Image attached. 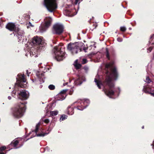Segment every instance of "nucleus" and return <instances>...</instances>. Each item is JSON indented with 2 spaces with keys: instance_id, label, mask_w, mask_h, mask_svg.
Here are the masks:
<instances>
[{
  "instance_id": "9d476101",
  "label": "nucleus",
  "mask_w": 154,
  "mask_h": 154,
  "mask_svg": "<svg viewBox=\"0 0 154 154\" xmlns=\"http://www.w3.org/2000/svg\"><path fill=\"white\" fill-rule=\"evenodd\" d=\"M70 6V5H68V7H67L68 8L65 9L63 13L64 15L66 16L72 17L77 14V11L75 9H70L69 8Z\"/></svg>"
},
{
  "instance_id": "4c0bfd02",
  "label": "nucleus",
  "mask_w": 154,
  "mask_h": 154,
  "mask_svg": "<svg viewBox=\"0 0 154 154\" xmlns=\"http://www.w3.org/2000/svg\"><path fill=\"white\" fill-rule=\"evenodd\" d=\"M87 50V48L85 47H84L83 50H84L85 52H87L86 50Z\"/></svg>"
},
{
  "instance_id": "4468645a",
  "label": "nucleus",
  "mask_w": 154,
  "mask_h": 154,
  "mask_svg": "<svg viewBox=\"0 0 154 154\" xmlns=\"http://www.w3.org/2000/svg\"><path fill=\"white\" fill-rule=\"evenodd\" d=\"M67 91V89L63 90L62 91L56 96V99L58 100H62L64 99L66 97L65 93Z\"/></svg>"
},
{
  "instance_id": "423d86ee",
  "label": "nucleus",
  "mask_w": 154,
  "mask_h": 154,
  "mask_svg": "<svg viewBox=\"0 0 154 154\" xmlns=\"http://www.w3.org/2000/svg\"><path fill=\"white\" fill-rule=\"evenodd\" d=\"M55 58L57 61H60L66 57V54L61 50V47L58 46L55 47L53 49Z\"/></svg>"
},
{
  "instance_id": "79ce46f5",
  "label": "nucleus",
  "mask_w": 154,
  "mask_h": 154,
  "mask_svg": "<svg viewBox=\"0 0 154 154\" xmlns=\"http://www.w3.org/2000/svg\"><path fill=\"white\" fill-rule=\"evenodd\" d=\"M39 87L40 88H42V85H40Z\"/></svg>"
},
{
  "instance_id": "a19ab883",
  "label": "nucleus",
  "mask_w": 154,
  "mask_h": 154,
  "mask_svg": "<svg viewBox=\"0 0 154 154\" xmlns=\"http://www.w3.org/2000/svg\"><path fill=\"white\" fill-rule=\"evenodd\" d=\"M8 99L9 100H11V96H8Z\"/></svg>"
},
{
  "instance_id": "b1692460",
  "label": "nucleus",
  "mask_w": 154,
  "mask_h": 154,
  "mask_svg": "<svg viewBox=\"0 0 154 154\" xmlns=\"http://www.w3.org/2000/svg\"><path fill=\"white\" fill-rule=\"evenodd\" d=\"M58 111L57 110L51 111L50 112V115L52 116H56L58 114Z\"/></svg>"
},
{
  "instance_id": "58836bf2",
  "label": "nucleus",
  "mask_w": 154,
  "mask_h": 154,
  "mask_svg": "<svg viewBox=\"0 0 154 154\" xmlns=\"http://www.w3.org/2000/svg\"><path fill=\"white\" fill-rule=\"evenodd\" d=\"M68 84V82H66L64 83L63 84V86H65V85H67Z\"/></svg>"
},
{
  "instance_id": "a18cd8bd",
  "label": "nucleus",
  "mask_w": 154,
  "mask_h": 154,
  "mask_svg": "<svg viewBox=\"0 0 154 154\" xmlns=\"http://www.w3.org/2000/svg\"><path fill=\"white\" fill-rule=\"evenodd\" d=\"M129 29L130 30H131V28H129Z\"/></svg>"
},
{
  "instance_id": "412c9836",
  "label": "nucleus",
  "mask_w": 154,
  "mask_h": 154,
  "mask_svg": "<svg viewBox=\"0 0 154 154\" xmlns=\"http://www.w3.org/2000/svg\"><path fill=\"white\" fill-rule=\"evenodd\" d=\"M18 143V141L17 140H13L11 143V144L15 148H17L19 147H16V146L17 145Z\"/></svg>"
},
{
  "instance_id": "e433bc0d",
  "label": "nucleus",
  "mask_w": 154,
  "mask_h": 154,
  "mask_svg": "<svg viewBox=\"0 0 154 154\" xmlns=\"http://www.w3.org/2000/svg\"><path fill=\"white\" fill-rule=\"evenodd\" d=\"M153 34L150 37V40L149 41V43H151V42H150V41H151V40H152V38H153Z\"/></svg>"
},
{
  "instance_id": "a878e982",
  "label": "nucleus",
  "mask_w": 154,
  "mask_h": 154,
  "mask_svg": "<svg viewBox=\"0 0 154 154\" xmlns=\"http://www.w3.org/2000/svg\"><path fill=\"white\" fill-rule=\"evenodd\" d=\"M49 88L51 90H54L55 88V86L52 85H51L48 86Z\"/></svg>"
},
{
  "instance_id": "09e8293b",
  "label": "nucleus",
  "mask_w": 154,
  "mask_h": 154,
  "mask_svg": "<svg viewBox=\"0 0 154 154\" xmlns=\"http://www.w3.org/2000/svg\"><path fill=\"white\" fill-rule=\"evenodd\" d=\"M153 44V42L152 43V44Z\"/></svg>"
},
{
  "instance_id": "5701e85b",
  "label": "nucleus",
  "mask_w": 154,
  "mask_h": 154,
  "mask_svg": "<svg viewBox=\"0 0 154 154\" xmlns=\"http://www.w3.org/2000/svg\"><path fill=\"white\" fill-rule=\"evenodd\" d=\"M67 116L66 115H62L60 118V121L61 122V121H63L65 120V119H67Z\"/></svg>"
},
{
  "instance_id": "7c9ffc66",
  "label": "nucleus",
  "mask_w": 154,
  "mask_h": 154,
  "mask_svg": "<svg viewBox=\"0 0 154 154\" xmlns=\"http://www.w3.org/2000/svg\"><path fill=\"white\" fill-rule=\"evenodd\" d=\"M27 25L28 28H29V27H33L34 26L30 22H29Z\"/></svg>"
},
{
  "instance_id": "72a5a7b5",
  "label": "nucleus",
  "mask_w": 154,
  "mask_h": 154,
  "mask_svg": "<svg viewBox=\"0 0 154 154\" xmlns=\"http://www.w3.org/2000/svg\"><path fill=\"white\" fill-rule=\"evenodd\" d=\"M152 48H151V47H150L149 48H148L147 49V52L148 53L150 52L151 51H152Z\"/></svg>"
},
{
  "instance_id": "7ed1b4c3",
  "label": "nucleus",
  "mask_w": 154,
  "mask_h": 154,
  "mask_svg": "<svg viewBox=\"0 0 154 154\" xmlns=\"http://www.w3.org/2000/svg\"><path fill=\"white\" fill-rule=\"evenodd\" d=\"M6 28L11 31H14L17 33L18 38L20 41H23L25 38L24 32L23 30H20L16 26L14 23H8L6 26Z\"/></svg>"
},
{
  "instance_id": "4be33fe9",
  "label": "nucleus",
  "mask_w": 154,
  "mask_h": 154,
  "mask_svg": "<svg viewBox=\"0 0 154 154\" xmlns=\"http://www.w3.org/2000/svg\"><path fill=\"white\" fill-rule=\"evenodd\" d=\"M77 60H76L75 62V63L74 64V65L75 67V68L76 69H79L81 66V64H78L77 63Z\"/></svg>"
},
{
  "instance_id": "f3484780",
  "label": "nucleus",
  "mask_w": 154,
  "mask_h": 154,
  "mask_svg": "<svg viewBox=\"0 0 154 154\" xmlns=\"http://www.w3.org/2000/svg\"><path fill=\"white\" fill-rule=\"evenodd\" d=\"M94 82L98 88L100 89L101 88V86L102 85L101 82L100 81L97 79L96 78H95L94 79Z\"/></svg>"
},
{
  "instance_id": "f8f14e48",
  "label": "nucleus",
  "mask_w": 154,
  "mask_h": 154,
  "mask_svg": "<svg viewBox=\"0 0 154 154\" xmlns=\"http://www.w3.org/2000/svg\"><path fill=\"white\" fill-rule=\"evenodd\" d=\"M40 122H38L37 123V124L36 125L35 128L34 130H32V133L34 132L35 133V135L32 137H33L35 136L37 137H44L47 134L46 133H44L43 134L42 133H38L40 132V131H41L40 129L39 128V127L40 126Z\"/></svg>"
},
{
  "instance_id": "6e6552de",
  "label": "nucleus",
  "mask_w": 154,
  "mask_h": 154,
  "mask_svg": "<svg viewBox=\"0 0 154 154\" xmlns=\"http://www.w3.org/2000/svg\"><path fill=\"white\" fill-rule=\"evenodd\" d=\"M42 39V37L40 38L38 36H36L34 37L32 39V42L33 44H36L39 45L38 47H37L38 48V50L42 49L43 46H45L44 44L43 43L44 42Z\"/></svg>"
},
{
  "instance_id": "c03bdc74",
  "label": "nucleus",
  "mask_w": 154,
  "mask_h": 154,
  "mask_svg": "<svg viewBox=\"0 0 154 154\" xmlns=\"http://www.w3.org/2000/svg\"><path fill=\"white\" fill-rule=\"evenodd\" d=\"M142 129L144 128V126H143L142 127Z\"/></svg>"
},
{
  "instance_id": "de8ad7c7",
  "label": "nucleus",
  "mask_w": 154,
  "mask_h": 154,
  "mask_svg": "<svg viewBox=\"0 0 154 154\" xmlns=\"http://www.w3.org/2000/svg\"><path fill=\"white\" fill-rule=\"evenodd\" d=\"M48 147H46V149H48Z\"/></svg>"
},
{
  "instance_id": "1a4fd4ad",
  "label": "nucleus",
  "mask_w": 154,
  "mask_h": 154,
  "mask_svg": "<svg viewBox=\"0 0 154 154\" xmlns=\"http://www.w3.org/2000/svg\"><path fill=\"white\" fill-rule=\"evenodd\" d=\"M90 101L88 100H79L76 103L78 104V106L76 108L77 109L80 110H82L88 106L87 104L89 103Z\"/></svg>"
},
{
  "instance_id": "aec40b11",
  "label": "nucleus",
  "mask_w": 154,
  "mask_h": 154,
  "mask_svg": "<svg viewBox=\"0 0 154 154\" xmlns=\"http://www.w3.org/2000/svg\"><path fill=\"white\" fill-rule=\"evenodd\" d=\"M68 114L71 115L74 113V109L72 108L68 107Z\"/></svg>"
},
{
  "instance_id": "2f4dec72",
  "label": "nucleus",
  "mask_w": 154,
  "mask_h": 154,
  "mask_svg": "<svg viewBox=\"0 0 154 154\" xmlns=\"http://www.w3.org/2000/svg\"><path fill=\"white\" fill-rule=\"evenodd\" d=\"M43 121L46 123H48L49 122V120L48 119H47L43 120Z\"/></svg>"
},
{
  "instance_id": "473e14b6",
  "label": "nucleus",
  "mask_w": 154,
  "mask_h": 154,
  "mask_svg": "<svg viewBox=\"0 0 154 154\" xmlns=\"http://www.w3.org/2000/svg\"><path fill=\"white\" fill-rule=\"evenodd\" d=\"M106 57L108 59H109V53H108V52L107 49H106Z\"/></svg>"
},
{
  "instance_id": "f03ea898",
  "label": "nucleus",
  "mask_w": 154,
  "mask_h": 154,
  "mask_svg": "<svg viewBox=\"0 0 154 154\" xmlns=\"http://www.w3.org/2000/svg\"><path fill=\"white\" fill-rule=\"evenodd\" d=\"M25 109L26 108L23 103H18L14 107L11 109V115L14 118H20L23 115Z\"/></svg>"
},
{
  "instance_id": "6ab92c4d",
  "label": "nucleus",
  "mask_w": 154,
  "mask_h": 154,
  "mask_svg": "<svg viewBox=\"0 0 154 154\" xmlns=\"http://www.w3.org/2000/svg\"><path fill=\"white\" fill-rule=\"evenodd\" d=\"M6 147L5 146H3L0 148V154H5L6 152L5 149Z\"/></svg>"
},
{
  "instance_id": "37998d69",
  "label": "nucleus",
  "mask_w": 154,
  "mask_h": 154,
  "mask_svg": "<svg viewBox=\"0 0 154 154\" xmlns=\"http://www.w3.org/2000/svg\"><path fill=\"white\" fill-rule=\"evenodd\" d=\"M118 89L119 90V91L120 92V89H119V88H118Z\"/></svg>"
},
{
  "instance_id": "2eb2a0df",
  "label": "nucleus",
  "mask_w": 154,
  "mask_h": 154,
  "mask_svg": "<svg viewBox=\"0 0 154 154\" xmlns=\"http://www.w3.org/2000/svg\"><path fill=\"white\" fill-rule=\"evenodd\" d=\"M19 96H21L23 99L24 100L27 99L29 96V94L28 91L25 90H22L18 93Z\"/></svg>"
},
{
  "instance_id": "a211bd4d",
  "label": "nucleus",
  "mask_w": 154,
  "mask_h": 154,
  "mask_svg": "<svg viewBox=\"0 0 154 154\" xmlns=\"http://www.w3.org/2000/svg\"><path fill=\"white\" fill-rule=\"evenodd\" d=\"M80 77H79L76 80L74 81V83L76 85H80L81 84L83 81H82ZM85 80H83L84 81Z\"/></svg>"
},
{
  "instance_id": "0eeeda50",
  "label": "nucleus",
  "mask_w": 154,
  "mask_h": 154,
  "mask_svg": "<svg viewBox=\"0 0 154 154\" xmlns=\"http://www.w3.org/2000/svg\"><path fill=\"white\" fill-rule=\"evenodd\" d=\"M52 21V19L51 17H46L44 20V26H40L39 28L40 31L42 32L45 31L50 26Z\"/></svg>"
},
{
  "instance_id": "9b49d317",
  "label": "nucleus",
  "mask_w": 154,
  "mask_h": 154,
  "mask_svg": "<svg viewBox=\"0 0 154 154\" xmlns=\"http://www.w3.org/2000/svg\"><path fill=\"white\" fill-rule=\"evenodd\" d=\"M18 78H17V82L19 86L21 87L25 88L26 87L25 84L23 85V83H26V80L25 79L24 75V74L22 75L18 74L17 75Z\"/></svg>"
},
{
  "instance_id": "f704fd0d",
  "label": "nucleus",
  "mask_w": 154,
  "mask_h": 154,
  "mask_svg": "<svg viewBox=\"0 0 154 154\" xmlns=\"http://www.w3.org/2000/svg\"><path fill=\"white\" fill-rule=\"evenodd\" d=\"M87 62V60L86 59H83L82 60V63L83 64H85Z\"/></svg>"
},
{
  "instance_id": "c756f323",
  "label": "nucleus",
  "mask_w": 154,
  "mask_h": 154,
  "mask_svg": "<svg viewBox=\"0 0 154 154\" xmlns=\"http://www.w3.org/2000/svg\"><path fill=\"white\" fill-rule=\"evenodd\" d=\"M120 30L123 32H124L126 30V28L125 26H122L120 27Z\"/></svg>"
},
{
  "instance_id": "ddd939ff",
  "label": "nucleus",
  "mask_w": 154,
  "mask_h": 154,
  "mask_svg": "<svg viewBox=\"0 0 154 154\" xmlns=\"http://www.w3.org/2000/svg\"><path fill=\"white\" fill-rule=\"evenodd\" d=\"M63 26L62 25L57 23L54 26L53 32L54 33L60 34L63 32Z\"/></svg>"
},
{
  "instance_id": "393cba45",
  "label": "nucleus",
  "mask_w": 154,
  "mask_h": 154,
  "mask_svg": "<svg viewBox=\"0 0 154 154\" xmlns=\"http://www.w3.org/2000/svg\"><path fill=\"white\" fill-rule=\"evenodd\" d=\"M36 75L38 78H42V77L43 76L44 74L42 73H40L39 72H38L36 73Z\"/></svg>"
},
{
  "instance_id": "39448f33",
  "label": "nucleus",
  "mask_w": 154,
  "mask_h": 154,
  "mask_svg": "<svg viewBox=\"0 0 154 154\" xmlns=\"http://www.w3.org/2000/svg\"><path fill=\"white\" fill-rule=\"evenodd\" d=\"M84 45L81 42L70 43L67 45V49L72 54H74L77 53L79 51H82V49L80 48V46H83Z\"/></svg>"
},
{
  "instance_id": "ea45409f",
  "label": "nucleus",
  "mask_w": 154,
  "mask_h": 154,
  "mask_svg": "<svg viewBox=\"0 0 154 154\" xmlns=\"http://www.w3.org/2000/svg\"><path fill=\"white\" fill-rule=\"evenodd\" d=\"M26 72H27V75L28 76H29V74L30 73V72H29V73H28V70H26Z\"/></svg>"
},
{
  "instance_id": "c85d7f7f",
  "label": "nucleus",
  "mask_w": 154,
  "mask_h": 154,
  "mask_svg": "<svg viewBox=\"0 0 154 154\" xmlns=\"http://www.w3.org/2000/svg\"><path fill=\"white\" fill-rule=\"evenodd\" d=\"M30 55L31 57H32L33 56H34V57H36L37 55H36L35 54V53L34 52V53H33V52L32 51H31L30 52Z\"/></svg>"
},
{
  "instance_id": "f257e3e1",
  "label": "nucleus",
  "mask_w": 154,
  "mask_h": 154,
  "mask_svg": "<svg viewBox=\"0 0 154 154\" xmlns=\"http://www.w3.org/2000/svg\"><path fill=\"white\" fill-rule=\"evenodd\" d=\"M113 63L111 62L107 64L106 66L107 68H110L111 73L107 72V77H106L105 81V84L109 87V89H105L104 92L107 96L110 97V96L114 95L116 90L114 88V84L113 80H116L118 78V73L116 69L113 66Z\"/></svg>"
},
{
  "instance_id": "c9c22d12",
  "label": "nucleus",
  "mask_w": 154,
  "mask_h": 154,
  "mask_svg": "<svg viewBox=\"0 0 154 154\" xmlns=\"http://www.w3.org/2000/svg\"><path fill=\"white\" fill-rule=\"evenodd\" d=\"M117 40L119 42H121L122 41V39L121 38H119V37L118 38H117Z\"/></svg>"
},
{
  "instance_id": "20e7f679",
  "label": "nucleus",
  "mask_w": 154,
  "mask_h": 154,
  "mask_svg": "<svg viewBox=\"0 0 154 154\" xmlns=\"http://www.w3.org/2000/svg\"><path fill=\"white\" fill-rule=\"evenodd\" d=\"M58 0H44L43 4L49 11L52 12L57 8Z\"/></svg>"
},
{
  "instance_id": "49530a36",
  "label": "nucleus",
  "mask_w": 154,
  "mask_h": 154,
  "mask_svg": "<svg viewBox=\"0 0 154 154\" xmlns=\"http://www.w3.org/2000/svg\"><path fill=\"white\" fill-rule=\"evenodd\" d=\"M152 146H153H153H154V145H153V144H152Z\"/></svg>"
},
{
  "instance_id": "bb28decb",
  "label": "nucleus",
  "mask_w": 154,
  "mask_h": 154,
  "mask_svg": "<svg viewBox=\"0 0 154 154\" xmlns=\"http://www.w3.org/2000/svg\"><path fill=\"white\" fill-rule=\"evenodd\" d=\"M145 82L147 83H150L151 81L148 77H147L146 78V80L145 81Z\"/></svg>"
},
{
  "instance_id": "cd10ccee",
  "label": "nucleus",
  "mask_w": 154,
  "mask_h": 154,
  "mask_svg": "<svg viewBox=\"0 0 154 154\" xmlns=\"http://www.w3.org/2000/svg\"><path fill=\"white\" fill-rule=\"evenodd\" d=\"M82 0H75L74 4L75 5H76L78 3L79 4Z\"/></svg>"
},
{
  "instance_id": "dca6fc26",
  "label": "nucleus",
  "mask_w": 154,
  "mask_h": 154,
  "mask_svg": "<svg viewBox=\"0 0 154 154\" xmlns=\"http://www.w3.org/2000/svg\"><path fill=\"white\" fill-rule=\"evenodd\" d=\"M154 88H151L150 86L148 87H144L143 88V91L146 93L150 94L151 96H154V91H153Z\"/></svg>"
}]
</instances>
